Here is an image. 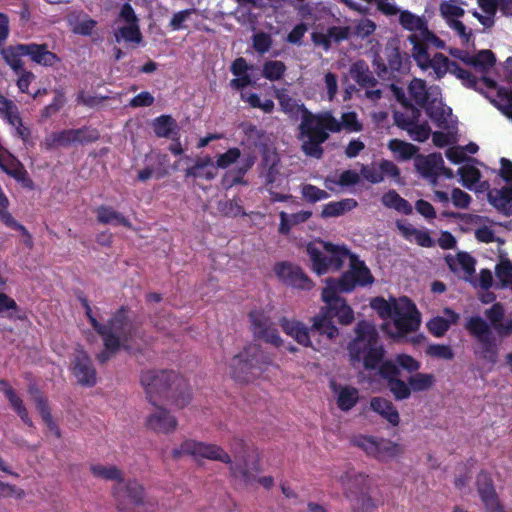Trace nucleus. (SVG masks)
<instances>
[{
  "instance_id": "obj_57",
  "label": "nucleus",
  "mask_w": 512,
  "mask_h": 512,
  "mask_svg": "<svg viewBox=\"0 0 512 512\" xmlns=\"http://www.w3.org/2000/svg\"><path fill=\"white\" fill-rule=\"evenodd\" d=\"M286 65L280 60H268L262 66V77L273 82L280 81L285 76Z\"/></svg>"
},
{
  "instance_id": "obj_58",
  "label": "nucleus",
  "mask_w": 512,
  "mask_h": 512,
  "mask_svg": "<svg viewBox=\"0 0 512 512\" xmlns=\"http://www.w3.org/2000/svg\"><path fill=\"white\" fill-rule=\"evenodd\" d=\"M388 149H390L393 153L399 154V159L401 160H410L418 152L417 146L405 142L401 139L390 140V142H388Z\"/></svg>"
},
{
  "instance_id": "obj_36",
  "label": "nucleus",
  "mask_w": 512,
  "mask_h": 512,
  "mask_svg": "<svg viewBox=\"0 0 512 512\" xmlns=\"http://www.w3.org/2000/svg\"><path fill=\"white\" fill-rule=\"evenodd\" d=\"M444 313L451 317V320L442 316H435L426 323V328H428L429 333L436 338L444 336V334L449 330L450 324L456 323L458 320V314L455 311L451 309H444Z\"/></svg>"
},
{
  "instance_id": "obj_54",
  "label": "nucleus",
  "mask_w": 512,
  "mask_h": 512,
  "mask_svg": "<svg viewBox=\"0 0 512 512\" xmlns=\"http://www.w3.org/2000/svg\"><path fill=\"white\" fill-rule=\"evenodd\" d=\"M408 93H410L411 99L419 107H425L429 102V93H427L426 83L419 79L414 78L408 85Z\"/></svg>"
},
{
  "instance_id": "obj_52",
  "label": "nucleus",
  "mask_w": 512,
  "mask_h": 512,
  "mask_svg": "<svg viewBox=\"0 0 512 512\" xmlns=\"http://www.w3.org/2000/svg\"><path fill=\"white\" fill-rule=\"evenodd\" d=\"M461 5H465L462 0H444L440 3V15L444 21H455L464 16V9Z\"/></svg>"
},
{
  "instance_id": "obj_42",
  "label": "nucleus",
  "mask_w": 512,
  "mask_h": 512,
  "mask_svg": "<svg viewBox=\"0 0 512 512\" xmlns=\"http://www.w3.org/2000/svg\"><path fill=\"white\" fill-rule=\"evenodd\" d=\"M9 201L7 195L3 193L2 188L0 187V222L6 227L15 229L22 233V235L27 236L28 239H31L29 236L28 230H26L25 226L17 222L13 216L8 212Z\"/></svg>"
},
{
  "instance_id": "obj_26",
  "label": "nucleus",
  "mask_w": 512,
  "mask_h": 512,
  "mask_svg": "<svg viewBox=\"0 0 512 512\" xmlns=\"http://www.w3.org/2000/svg\"><path fill=\"white\" fill-rule=\"evenodd\" d=\"M341 483H343L344 490H346L344 492L346 497L370 491V480L368 475L363 472H346L341 476Z\"/></svg>"
},
{
  "instance_id": "obj_41",
  "label": "nucleus",
  "mask_w": 512,
  "mask_h": 512,
  "mask_svg": "<svg viewBox=\"0 0 512 512\" xmlns=\"http://www.w3.org/2000/svg\"><path fill=\"white\" fill-rule=\"evenodd\" d=\"M397 15H399L400 26L410 32L424 33L425 31H430L427 28L426 20L413 14L409 10H399Z\"/></svg>"
},
{
  "instance_id": "obj_28",
  "label": "nucleus",
  "mask_w": 512,
  "mask_h": 512,
  "mask_svg": "<svg viewBox=\"0 0 512 512\" xmlns=\"http://www.w3.org/2000/svg\"><path fill=\"white\" fill-rule=\"evenodd\" d=\"M186 178L211 181L216 177L215 165L211 156L205 155L195 159L194 165L186 168Z\"/></svg>"
},
{
  "instance_id": "obj_31",
  "label": "nucleus",
  "mask_w": 512,
  "mask_h": 512,
  "mask_svg": "<svg viewBox=\"0 0 512 512\" xmlns=\"http://www.w3.org/2000/svg\"><path fill=\"white\" fill-rule=\"evenodd\" d=\"M153 132L157 138L180 137L177 121L168 114H161L153 120Z\"/></svg>"
},
{
  "instance_id": "obj_14",
  "label": "nucleus",
  "mask_w": 512,
  "mask_h": 512,
  "mask_svg": "<svg viewBox=\"0 0 512 512\" xmlns=\"http://www.w3.org/2000/svg\"><path fill=\"white\" fill-rule=\"evenodd\" d=\"M407 58L403 56L397 47L388 45L384 49V58L376 55L373 59L376 75L382 80H391L394 74H404L407 70Z\"/></svg>"
},
{
  "instance_id": "obj_64",
  "label": "nucleus",
  "mask_w": 512,
  "mask_h": 512,
  "mask_svg": "<svg viewBox=\"0 0 512 512\" xmlns=\"http://www.w3.org/2000/svg\"><path fill=\"white\" fill-rule=\"evenodd\" d=\"M448 73L457 77L465 87L477 90L479 80L470 71L459 66V64H452V69Z\"/></svg>"
},
{
  "instance_id": "obj_21",
  "label": "nucleus",
  "mask_w": 512,
  "mask_h": 512,
  "mask_svg": "<svg viewBox=\"0 0 512 512\" xmlns=\"http://www.w3.org/2000/svg\"><path fill=\"white\" fill-rule=\"evenodd\" d=\"M400 300L406 303V312L393 314L387 316V318L393 320L394 328H396L399 335H406L417 331L418 327H420V314L410 299L404 297Z\"/></svg>"
},
{
  "instance_id": "obj_22",
  "label": "nucleus",
  "mask_w": 512,
  "mask_h": 512,
  "mask_svg": "<svg viewBox=\"0 0 512 512\" xmlns=\"http://www.w3.org/2000/svg\"><path fill=\"white\" fill-rule=\"evenodd\" d=\"M16 46L24 53L25 57L30 58L31 62L41 67H52L60 62L57 54L47 49L45 43H19Z\"/></svg>"
},
{
  "instance_id": "obj_12",
  "label": "nucleus",
  "mask_w": 512,
  "mask_h": 512,
  "mask_svg": "<svg viewBox=\"0 0 512 512\" xmlns=\"http://www.w3.org/2000/svg\"><path fill=\"white\" fill-rule=\"evenodd\" d=\"M116 23H124L126 25L118 28L113 32V40L120 44L122 42L138 45L142 42V33L139 28V18L134 12L133 6L128 2L121 5Z\"/></svg>"
},
{
  "instance_id": "obj_1",
  "label": "nucleus",
  "mask_w": 512,
  "mask_h": 512,
  "mask_svg": "<svg viewBox=\"0 0 512 512\" xmlns=\"http://www.w3.org/2000/svg\"><path fill=\"white\" fill-rule=\"evenodd\" d=\"M362 123L355 111L343 112L340 120L331 110L319 113L306 112L305 119L300 121L299 134L302 142V152L307 157L321 159L324 154L323 144L329 140V135L341 133H359Z\"/></svg>"
},
{
  "instance_id": "obj_20",
  "label": "nucleus",
  "mask_w": 512,
  "mask_h": 512,
  "mask_svg": "<svg viewBox=\"0 0 512 512\" xmlns=\"http://www.w3.org/2000/svg\"><path fill=\"white\" fill-rule=\"evenodd\" d=\"M236 448H232L235 454V461L230 459V463H224L229 466V473L235 479H241L242 482L249 484L254 481L253 473L248 468L247 457L245 456V442L240 438H233Z\"/></svg>"
},
{
  "instance_id": "obj_53",
  "label": "nucleus",
  "mask_w": 512,
  "mask_h": 512,
  "mask_svg": "<svg viewBox=\"0 0 512 512\" xmlns=\"http://www.w3.org/2000/svg\"><path fill=\"white\" fill-rule=\"evenodd\" d=\"M2 59L6 61L8 67L12 69L13 72L26 71L23 67L22 58L25 55L19 50L16 45H10L1 51Z\"/></svg>"
},
{
  "instance_id": "obj_4",
  "label": "nucleus",
  "mask_w": 512,
  "mask_h": 512,
  "mask_svg": "<svg viewBox=\"0 0 512 512\" xmlns=\"http://www.w3.org/2000/svg\"><path fill=\"white\" fill-rule=\"evenodd\" d=\"M464 330L476 341V347L473 349L476 358L495 365L499 358V344L493 331L501 338L510 336L512 334V318L489 324L481 316L475 315L467 318Z\"/></svg>"
},
{
  "instance_id": "obj_39",
  "label": "nucleus",
  "mask_w": 512,
  "mask_h": 512,
  "mask_svg": "<svg viewBox=\"0 0 512 512\" xmlns=\"http://www.w3.org/2000/svg\"><path fill=\"white\" fill-rule=\"evenodd\" d=\"M370 306L378 312L379 317L386 319L387 316L406 312V305L401 306L395 299L388 301L383 297H375L370 301Z\"/></svg>"
},
{
  "instance_id": "obj_3",
  "label": "nucleus",
  "mask_w": 512,
  "mask_h": 512,
  "mask_svg": "<svg viewBox=\"0 0 512 512\" xmlns=\"http://www.w3.org/2000/svg\"><path fill=\"white\" fill-rule=\"evenodd\" d=\"M141 385L151 405L157 399L170 401L184 408L190 402L189 384L183 376L174 370H145L141 373Z\"/></svg>"
},
{
  "instance_id": "obj_9",
  "label": "nucleus",
  "mask_w": 512,
  "mask_h": 512,
  "mask_svg": "<svg viewBox=\"0 0 512 512\" xmlns=\"http://www.w3.org/2000/svg\"><path fill=\"white\" fill-rule=\"evenodd\" d=\"M352 445L366 452L367 456L380 462H390L403 454L400 444L385 438L359 435L352 439Z\"/></svg>"
},
{
  "instance_id": "obj_55",
  "label": "nucleus",
  "mask_w": 512,
  "mask_h": 512,
  "mask_svg": "<svg viewBox=\"0 0 512 512\" xmlns=\"http://www.w3.org/2000/svg\"><path fill=\"white\" fill-rule=\"evenodd\" d=\"M253 165V161L247 160L245 164L230 170L224 175L223 185L226 188H232L235 185H247V181L243 178L248 169Z\"/></svg>"
},
{
  "instance_id": "obj_27",
  "label": "nucleus",
  "mask_w": 512,
  "mask_h": 512,
  "mask_svg": "<svg viewBox=\"0 0 512 512\" xmlns=\"http://www.w3.org/2000/svg\"><path fill=\"white\" fill-rule=\"evenodd\" d=\"M0 387L2 394H4V397H6L8 400V404H10V407H12L13 411H15L16 415H18L22 423L32 427L34 423L32 422L31 417L28 415V410L23 404L22 399L16 394V391L13 389V387L10 386L5 379H0Z\"/></svg>"
},
{
  "instance_id": "obj_63",
  "label": "nucleus",
  "mask_w": 512,
  "mask_h": 512,
  "mask_svg": "<svg viewBox=\"0 0 512 512\" xmlns=\"http://www.w3.org/2000/svg\"><path fill=\"white\" fill-rule=\"evenodd\" d=\"M387 387L396 401L406 400L411 397V392H414L403 380H387Z\"/></svg>"
},
{
  "instance_id": "obj_44",
  "label": "nucleus",
  "mask_w": 512,
  "mask_h": 512,
  "mask_svg": "<svg viewBox=\"0 0 512 512\" xmlns=\"http://www.w3.org/2000/svg\"><path fill=\"white\" fill-rule=\"evenodd\" d=\"M72 135L69 129H65L46 136L44 140L45 150L66 148L72 144H78Z\"/></svg>"
},
{
  "instance_id": "obj_18",
  "label": "nucleus",
  "mask_w": 512,
  "mask_h": 512,
  "mask_svg": "<svg viewBox=\"0 0 512 512\" xmlns=\"http://www.w3.org/2000/svg\"><path fill=\"white\" fill-rule=\"evenodd\" d=\"M71 373L81 387L92 388L96 385V369L90 356L84 350H78L71 362Z\"/></svg>"
},
{
  "instance_id": "obj_15",
  "label": "nucleus",
  "mask_w": 512,
  "mask_h": 512,
  "mask_svg": "<svg viewBox=\"0 0 512 512\" xmlns=\"http://www.w3.org/2000/svg\"><path fill=\"white\" fill-rule=\"evenodd\" d=\"M112 497L116 510H123V506H138L148 500L145 499V488L136 479H128L113 485Z\"/></svg>"
},
{
  "instance_id": "obj_43",
  "label": "nucleus",
  "mask_w": 512,
  "mask_h": 512,
  "mask_svg": "<svg viewBox=\"0 0 512 512\" xmlns=\"http://www.w3.org/2000/svg\"><path fill=\"white\" fill-rule=\"evenodd\" d=\"M496 63V56L489 49H484L473 54L472 59L466 65H470L473 69L482 74L488 73Z\"/></svg>"
},
{
  "instance_id": "obj_2",
  "label": "nucleus",
  "mask_w": 512,
  "mask_h": 512,
  "mask_svg": "<svg viewBox=\"0 0 512 512\" xmlns=\"http://www.w3.org/2000/svg\"><path fill=\"white\" fill-rule=\"evenodd\" d=\"M129 308L120 306L112 313L106 324L92 320V329L103 340V350L97 354L100 364L107 363L121 348L129 350L135 339L140 337L139 326L129 318Z\"/></svg>"
},
{
  "instance_id": "obj_61",
  "label": "nucleus",
  "mask_w": 512,
  "mask_h": 512,
  "mask_svg": "<svg viewBox=\"0 0 512 512\" xmlns=\"http://www.w3.org/2000/svg\"><path fill=\"white\" fill-rule=\"evenodd\" d=\"M72 133V137L75 138V142L80 145L92 144L99 140V131L96 128L90 126H84L82 128L69 129Z\"/></svg>"
},
{
  "instance_id": "obj_47",
  "label": "nucleus",
  "mask_w": 512,
  "mask_h": 512,
  "mask_svg": "<svg viewBox=\"0 0 512 512\" xmlns=\"http://www.w3.org/2000/svg\"><path fill=\"white\" fill-rule=\"evenodd\" d=\"M90 473L94 477L106 481H114L116 483H124L122 471L115 465L104 466L102 464L90 465Z\"/></svg>"
},
{
  "instance_id": "obj_48",
  "label": "nucleus",
  "mask_w": 512,
  "mask_h": 512,
  "mask_svg": "<svg viewBox=\"0 0 512 512\" xmlns=\"http://www.w3.org/2000/svg\"><path fill=\"white\" fill-rule=\"evenodd\" d=\"M359 401V392L353 386H341L338 390L337 407L338 409L348 412Z\"/></svg>"
},
{
  "instance_id": "obj_23",
  "label": "nucleus",
  "mask_w": 512,
  "mask_h": 512,
  "mask_svg": "<svg viewBox=\"0 0 512 512\" xmlns=\"http://www.w3.org/2000/svg\"><path fill=\"white\" fill-rule=\"evenodd\" d=\"M153 406L156 407V411L148 415L147 420H145L147 428L165 435L174 432L177 429V418L171 415L168 410L157 405Z\"/></svg>"
},
{
  "instance_id": "obj_7",
  "label": "nucleus",
  "mask_w": 512,
  "mask_h": 512,
  "mask_svg": "<svg viewBox=\"0 0 512 512\" xmlns=\"http://www.w3.org/2000/svg\"><path fill=\"white\" fill-rule=\"evenodd\" d=\"M306 254L311 261L312 271L322 276L330 270L338 271L350 256L344 245H335L328 241L314 240L306 245Z\"/></svg>"
},
{
  "instance_id": "obj_30",
  "label": "nucleus",
  "mask_w": 512,
  "mask_h": 512,
  "mask_svg": "<svg viewBox=\"0 0 512 512\" xmlns=\"http://www.w3.org/2000/svg\"><path fill=\"white\" fill-rule=\"evenodd\" d=\"M416 63L422 70L432 69L437 79L444 77V75L452 69V65H458L457 62L450 60L440 52L435 53L434 56L428 58L427 61L417 60Z\"/></svg>"
},
{
  "instance_id": "obj_34",
  "label": "nucleus",
  "mask_w": 512,
  "mask_h": 512,
  "mask_svg": "<svg viewBox=\"0 0 512 512\" xmlns=\"http://www.w3.org/2000/svg\"><path fill=\"white\" fill-rule=\"evenodd\" d=\"M423 108H425L426 114H428L437 127L443 130L449 129V119L452 117V109L449 106H445L442 102L437 104L431 102V104H426Z\"/></svg>"
},
{
  "instance_id": "obj_56",
  "label": "nucleus",
  "mask_w": 512,
  "mask_h": 512,
  "mask_svg": "<svg viewBox=\"0 0 512 512\" xmlns=\"http://www.w3.org/2000/svg\"><path fill=\"white\" fill-rule=\"evenodd\" d=\"M0 169L2 172L7 174L8 176L14 178L16 181L21 182L24 184L25 187H28L31 189L32 187V181L28 179L25 168L23 165L16 160L13 162V166L10 167L2 162V158H0Z\"/></svg>"
},
{
  "instance_id": "obj_8",
  "label": "nucleus",
  "mask_w": 512,
  "mask_h": 512,
  "mask_svg": "<svg viewBox=\"0 0 512 512\" xmlns=\"http://www.w3.org/2000/svg\"><path fill=\"white\" fill-rule=\"evenodd\" d=\"M306 254L311 261L312 271L322 276L330 270L338 271L350 256L344 245H335L328 241L314 240L306 245Z\"/></svg>"
},
{
  "instance_id": "obj_59",
  "label": "nucleus",
  "mask_w": 512,
  "mask_h": 512,
  "mask_svg": "<svg viewBox=\"0 0 512 512\" xmlns=\"http://www.w3.org/2000/svg\"><path fill=\"white\" fill-rule=\"evenodd\" d=\"M435 383V377L432 374L416 372V374L408 378L406 385H409L414 392H424L430 389Z\"/></svg>"
},
{
  "instance_id": "obj_29",
  "label": "nucleus",
  "mask_w": 512,
  "mask_h": 512,
  "mask_svg": "<svg viewBox=\"0 0 512 512\" xmlns=\"http://www.w3.org/2000/svg\"><path fill=\"white\" fill-rule=\"evenodd\" d=\"M490 205L505 217L512 215V184L501 189H495L487 195Z\"/></svg>"
},
{
  "instance_id": "obj_46",
  "label": "nucleus",
  "mask_w": 512,
  "mask_h": 512,
  "mask_svg": "<svg viewBox=\"0 0 512 512\" xmlns=\"http://www.w3.org/2000/svg\"><path fill=\"white\" fill-rule=\"evenodd\" d=\"M383 356H385L384 349H371L367 351V353H361V357L357 359L350 358V363H352L353 366L362 363L364 369L372 371L375 370L378 365L385 362Z\"/></svg>"
},
{
  "instance_id": "obj_13",
  "label": "nucleus",
  "mask_w": 512,
  "mask_h": 512,
  "mask_svg": "<svg viewBox=\"0 0 512 512\" xmlns=\"http://www.w3.org/2000/svg\"><path fill=\"white\" fill-rule=\"evenodd\" d=\"M355 338L347 345V352L350 358L358 359L360 354L371 350H383L382 345L377 344L376 328L370 322L361 320L355 326Z\"/></svg>"
},
{
  "instance_id": "obj_62",
  "label": "nucleus",
  "mask_w": 512,
  "mask_h": 512,
  "mask_svg": "<svg viewBox=\"0 0 512 512\" xmlns=\"http://www.w3.org/2000/svg\"><path fill=\"white\" fill-rule=\"evenodd\" d=\"M353 502L352 512H373L376 504L368 493H361L347 497Z\"/></svg>"
},
{
  "instance_id": "obj_32",
  "label": "nucleus",
  "mask_w": 512,
  "mask_h": 512,
  "mask_svg": "<svg viewBox=\"0 0 512 512\" xmlns=\"http://www.w3.org/2000/svg\"><path fill=\"white\" fill-rule=\"evenodd\" d=\"M370 409L388 421L390 425L397 426L400 423V416L391 401L383 397L370 399Z\"/></svg>"
},
{
  "instance_id": "obj_51",
  "label": "nucleus",
  "mask_w": 512,
  "mask_h": 512,
  "mask_svg": "<svg viewBox=\"0 0 512 512\" xmlns=\"http://www.w3.org/2000/svg\"><path fill=\"white\" fill-rule=\"evenodd\" d=\"M343 275H350L352 278L359 281V287H366L373 283V276L365 263L361 260H353L350 270L343 273Z\"/></svg>"
},
{
  "instance_id": "obj_60",
  "label": "nucleus",
  "mask_w": 512,
  "mask_h": 512,
  "mask_svg": "<svg viewBox=\"0 0 512 512\" xmlns=\"http://www.w3.org/2000/svg\"><path fill=\"white\" fill-rule=\"evenodd\" d=\"M458 175L461 178V184L463 187L471 190L474 185L481 179V172L475 166L466 164L458 168Z\"/></svg>"
},
{
  "instance_id": "obj_40",
  "label": "nucleus",
  "mask_w": 512,
  "mask_h": 512,
  "mask_svg": "<svg viewBox=\"0 0 512 512\" xmlns=\"http://www.w3.org/2000/svg\"><path fill=\"white\" fill-rule=\"evenodd\" d=\"M381 202L385 208L393 209L404 215H411L412 213L411 203L401 197L394 189H390L384 193V195H382Z\"/></svg>"
},
{
  "instance_id": "obj_6",
  "label": "nucleus",
  "mask_w": 512,
  "mask_h": 512,
  "mask_svg": "<svg viewBox=\"0 0 512 512\" xmlns=\"http://www.w3.org/2000/svg\"><path fill=\"white\" fill-rule=\"evenodd\" d=\"M271 365V353L258 344H248L230 361V376L239 383H253Z\"/></svg>"
},
{
  "instance_id": "obj_49",
  "label": "nucleus",
  "mask_w": 512,
  "mask_h": 512,
  "mask_svg": "<svg viewBox=\"0 0 512 512\" xmlns=\"http://www.w3.org/2000/svg\"><path fill=\"white\" fill-rule=\"evenodd\" d=\"M403 112L394 111L393 121L397 128H405L413 125H418L421 113L417 107H404Z\"/></svg>"
},
{
  "instance_id": "obj_45",
  "label": "nucleus",
  "mask_w": 512,
  "mask_h": 512,
  "mask_svg": "<svg viewBox=\"0 0 512 512\" xmlns=\"http://www.w3.org/2000/svg\"><path fill=\"white\" fill-rule=\"evenodd\" d=\"M356 286H359V280L352 278L350 275H343L337 280L329 279L328 286L323 288L322 293L327 290H330L334 293V296H339V293H350L352 292Z\"/></svg>"
},
{
  "instance_id": "obj_16",
  "label": "nucleus",
  "mask_w": 512,
  "mask_h": 512,
  "mask_svg": "<svg viewBox=\"0 0 512 512\" xmlns=\"http://www.w3.org/2000/svg\"><path fill=\"white\" fill-rule=\"evenodd\" d=\"M274 274L284 285L294 289L309 291L313 282L300 266L290 262H277L274 265Z\"/></svg>"
},
{
  "instance_id": "obj_11",
  "label": "nucleus",
  "mask_w": 512,
  "mask_h": 512,
  "mask_svg": "<svg viewBox=\"0 0 512 512\" xmlns=\"http://www.w3.org/2000/svg\"><path fill=\"white\" fill-rule=\"evenodd\" d=\"M279 325L285 335L294 339L297 344L304 347L320 350L328 347L330 343H332V340L329 342L325 340V334L320 330L314 331L313 324L311 328H308L299 320H289L286 317H282L279 320Z\"/></svg>"
},
{
  "instance_id": "obj_35",
  "label": "nucleus",
  "mask_w": 512,
  "mask_h": 512,
  "mask_svg": "<svg viewBox=\"0 0 512 512\" xmlns=\"http://www.w3.org/2000/svg\"><path fill=\"white\" fill-rule=\"evenodd\" d=\"M97 221L102 225H121L131 229V222L128 218L107 205H101L97 208Z\"/></svg>"
},
{
  "instance_id": "obj_19",
  "label": "nucleus",
  "mask_w": 512,
  "mask_h": 512,
  "mask_svg": "<svg viewBox=\"0 0 512 512\" xmlns=\"http://www.w3.org/2000/svg\"><path fill=\"white\" fill-rule=\"evenodd\" d=\"M236 78L230 80V88L242 91L244 88L253 85V80H251V76L249 74H242L239 76H235ZM241 100L244 103H247L253 109H260L264 111L266 114L272 113L274 111V102L271 99H265L261 101L259 95L255 93L241 92Z\"/></svg>"
},
{
  "instance_id": "obj_17",
  "label": "nucleus",
  "mask_w": 512,
  "mask_h": 512,
  "mask_svg": "<svg viewBox=\"0 0 512 512\" xmlns=\"http://www.w3.org/2000/svg\"><path fill=\"white\" fill-rule=\"evenodd\" d=\"M248 319L252 323V331L255 337L275 347H280L281 338L271 322L268 314L261 309H255L248 313Z\"/></svg>"
},
{
  "instance_id": "obj_25",
  "label": "nucleus",
  "mask_w": 512,
  "mask_h": 512,
  "mask_svg": "<svg viewBox=\"0 0 512 512\" xmlns=\"http://www.w3.org/2000/svg\"><path fill=\"white\" fill-rule=\"evenodd\" d=\"M274 98L279 102L280 111L284 112L291 119H297L300 115L303 121L306 113H312L304 104L299 103L297 99L289 95L286 89H276L274 91Z\"/></svg>"
},
{
  "instance_id": "obj_37",
  "label": "nucleus",
  "mask_w": 512,
  "mask_h": 512,
  "mask_svg": "<svg viewBox=\"0 0 512 512\" xmlns=\"http://www.w3.org/2000/svg\"><path fill=\"white\" fill-rule=\"evenodd\" d=\"M476 491H478V495H480L482 504L499 502L496 490H494L493 480L490 474L484 471H481L480 474L476 476Z\"/></svg>"
},
{
  "instance_id": "obj_5",
  "label": "nucleus",
  "mask_w": 512,
  "mask_h": 512,
  "mask_svg": "<svg viewBox=\"0 0 512 512\" xmlns=\"http://www.w3.org/2000/svg\"><path fill=\"white\" fill-rule=\"evenodd\" d=\"M322 300L326 305L312 317V321H314V331L326 334V341L330 342L339 335L333 319H337L338 324L342 326H348L354 321V313L344 298L334 296L330 290L322 293Z\"/></svg>"
},
{
  "instance_id": "obj_50",
  "label": "nucleus",
  "mask_w": 512,
  "mask_h": 512,
  "mask_svg": "<svg viewBox=\"0 0 512 512\" xmlns=\"http://www.w3.org/2000/svg\"><path fill=\"white\" fill-rule=\"evenodd\" d=\"M68 22L69 25H71L72 33L80 36H91L96 28V25H98L96 20L91 19L86 14L83 15V19H80L77 16H71L69 17Z\"/></svg>"
},
{
  "instance_id": "obj_38",
  "label": "nucleus",
  "mask_w": 512,
  "mask_h": 512,
  "mask_svg": "<svg viewBox=\"0 0 512 512\" xmlns=\"http://www.w3.org/2000/svg\"><path fill=\"white\" fill-rule=\"evenodd\" d=\"M357 207V201L352 198L342 199L339 201H330L323 206L320 217L323 219L339 217Z\"/></svg>"
},
{
  "instance_id": "obj_33",
  "label": "nucleus",
  "mask_w": 512,
  "mask_h": 512,
  "mask_svg": "<svg viewBox=\"0 0 512 512\" xmlns=\"http://www.w3.org/2000/svg\"><path fill=\"white\" fill-rule=\"evenodd\" d=\"M350 77L361 88H372L377 84L376 78L363 60L353 62L350 66Z\"/></svg>"
},
{
  "instance_id": "obj_24",
  "label": "nucleus",
  "mask_w": 512,
  "mask_h": 512,
  "mask_svg": "<svg viewBox=\"0 0 512 512\" xmlns=\"http://www.w3.org/2000/svg\"><path fill=\"white\" fill-rule=\"evenodd\" d=\"M414 167L423 178L435 181L439 176V169L444 167L443 157L439 153L417 155Z\"/></svg>"
},
{
  "instance_id": "obj_10",
  "label": "nucleus",
  "mask_w": 512,
  "mask_h": 512,
  "mask_svg": "<svg viewBox=\"0 0 512 512\" xmlns=\"http://www.w3.org/2000/svg\"><path fill=\"white\" fill-rule=\"evenodd\" d=\"M182 456H190L197 462L200 459H207L222 464H230L231 459L230 455L222 447L191 439H186L180 444L179 448L171 451V457L175 460L180 459Z\"/></svg>"
}]
</instances>
